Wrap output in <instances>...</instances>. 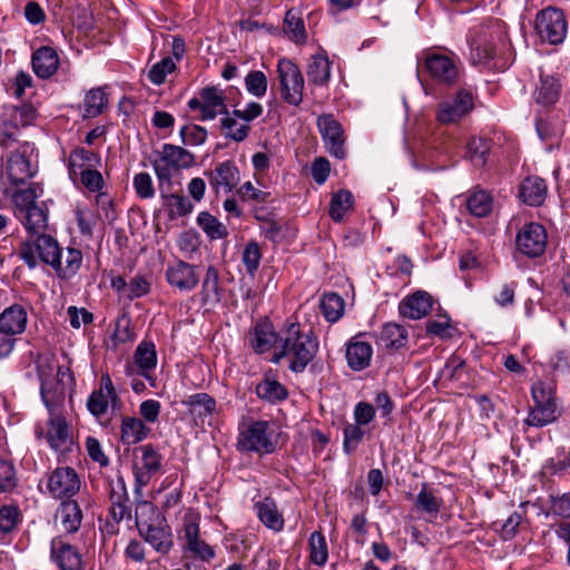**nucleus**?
I'll list each match as a JSON object with an SVG mask.
<instances>
[{"instance_id":"7","label":"nucleus","mask_w":570,"mask_h":570,"mask_svg":"<svg viewBox=\"0 0 570 570\" xmlns=\"http://www.w3.org/2000/svg\"><path fill=\"white\" fill-rule=\"evenodd\" d=\"M535 30L541 40L550 45L562 43L568 30V23L560 9L549 7L538 12Z\"/></svg>"},{"instance_id":"19","label":"nucleus","mask_w":570,"mask_h":570,"mask_svg":"<svg viewBox=\"0 0 570 570\" xmlns=\"http://www.w3.org/2000/svg\"><path fill=\"white\" fill-rule=\"evenodd\" d=\"M205 176L217 195L230 193L240 180L239 169L233 160L219 163L214 169L205 171Z\"/></svg>"},{"instance_id":"52","label":"nucleus","mask_w":570,"mask_h":570,"mask_svg":"<svg viewBox=\"0 0 570 570\" xmlns=\"http://www.w3.org/2000/svg\"><path fill=\"white\" fill-rule=\"evenodd\" d=\"M107 105L106 94L100 89H91L83 99L85 116L94 118L99 116Z\"/></svg>"},{"instance_id":"16","label":"nucleus","mask_w":570,"mask_h":570,"mask_svg":"<svg viewBox=\"0 0 570 570\" xmlns=\"http://www.w3.org/2000/svg\"><path fill=\"white\" fill-rule=\"evenodd\" d=\"M198 267L183 259L169 263L165 271L167 283L181 293L194 291L199 283Z\"/></svg>"},{"instance_id":"11","label":"nucleus","mask_w":570,"mask_h":570,"mask_svg":"<svg viewBox=\"0 0 570 570\" xmlns=\"http://www.w3.org/2000/svg\"><path fill=\"white\" fill-rule=\"evenodd\" d=\"M183 551L190 553L204 562H209L215 557L214 549L199 537V522L194 515H185L183 522Z\"/></svg>"},{"instance_id":"37","label":"nucleus","mask_w":570,"mask_h":570,"mask_svg":"<svg viewBox=\"0 0 570 570\" xmlns=\"http://www.w3.org/2000/svg\"><path fill=\"white\" fill-rule=\"evenodd\" d=\"M546 195L547 185L540 177H528L520 185V197L530 206L541 205L546 199Z\"/></svg>"},{"instance_id":"27","label":"nucleus","mask_w":570,"mask_h":570,"mask_svg":"<svg viewBox=\"0 0 570 570\" xmlns=\"http://www.w3.org/2000/svg\"><path fill=\"white\" fill-rule=\"evenodd\" d=\"M360 336L353 337L346 347V361L354 371L366 368L372 360L373 350L370 343L360 341Z\"/></svg>"},{"instance_id":"41","label":"nucleus","mask_w":570,"mask_h":570,"mask_svg":"<svg viewBox=\"0 0 570 570\" xmlns=\"http://www.w3.org/2000/svg\"><path fill=\"white\" fill-rule=\"evenodd\" d=\"M380 341L385 348L399 350L407 343V331L400 324L387 323L381 331Z\"/></svg>"},{"instance_id":"1","label":"nucleus","mask_w":570,"mask_h":570,"mask_svg":"<svg viewBox=\"0 0 570 570\" xmlns=\"http://www.w3.org/2000/svg\"><path fill=\"white\" fill-rule=\"evenodd\" d=\"M468 42L471 48L472 63H487L505 49V26L501 21H495L474 27L469 32Z\"/></svg>"},{"instance_id":"29","label":"nucleus","mask_w":570,"mask_h":570,"mask_svg":"<svg viewBox=\"0 0 570 570\" xmlns=\"http://www.w3.org/2000/svg\"><path fill=\"white\" fill-rule=\"evenodd\" d=\"M254 509L261 522L275 532H279L284 528V518L279 513L275 501L271 498H264L255 502Z\"/></svg>"},{"instance_id":"26","label":"nucleus","mask_w":570,"mask_h":570,"mask_svg":"<svg viewBox=\"0 0 570 570\" xmlns=\"http://www.w3.org/2000/svg\"><path fill=\"white\" fill-rule=\"evenodd\" d=\"M82 265V253L73 247L61 248L53 264L57 276L63 279L73 277Z\"/></svg>"},{"instance_id":"14","label":"nucleus","mask_w":570,"mask_h":570,"mask_svg":"<svg viewBox=\"0 0 570 570\" xmlns=\"http://www.w3.org/2000/svg\"><path fill=\"white\" fill-rule=\"evenodd\" d=\"M35 433L38 439H46L55 451H65L71 443L69 426L60 411L49 412L48 429L37 425Z\"/></svg>"},{"instance_id":"42","label":"nucleus","mask_w":570,"mask_h":570,"mask_svg":"<svg viewBox=\"0 0 570 570\" xmlns=\"http://www.w3.org/2000/svg\"><path fill=\"white\" fill-rule=\"evenodd\" d=\"M99 164V155L85 148H77L69 156L70 175H77L79 170L86 168H95Z\"/></svg>"},{"instance_id":"53","label":"nucleus","mask_w":570,"mask_h":570,"mask_svg":"<svg viewBox=\"0 0 570 570\" xmlns=\"http://www.w3.org/2000/svg\"><path fill=\"white\" fill-rule=\"evenodd\" d=\"M308 546L311 561L317 566L325 564L328 558L325 537L321 532L314 531L309 537Z\"/></svg>"},{"instance_id":"22","label":"nucleus","mask_w":570,"mask_h":570,"mask_svg":"<svg viewBox=\"0 0 570 570\" xmlns=\"http://www.w3.org/2000/svg\"><path fill=\"white\" fill-rule=\"evenodd\" d=\"M195 425H204L217 410L216 400L207 393H195L181 401Z\"/></svg>"},{"instance_id":"63","label":"nucleus","mask_w":570,"mask_h":570,"mask_svg":"<svg viewBox=\"0 0 570 570\" xmlns=\"http://www.w3.org/2000/svg\"><path fill=\"white\" fill-rule=\"evenodd\" d=\"M132 185L139 198L150 199L155 196L153 179L148 173L136 174L132 180Z\"/></svg>"},{"instance_id":"50","label":"nucleus","mask_w":570,"mask_h":570,"mask_svg":"<svg viewBox=\"0 0 570 570\" xmlns=\"http://www.w3.org/2000/svg\"><path fill=\"white\" fill-rule=\"evenodd\" d=\"M197 224L210 239H220L228 235L226 226L207 212L198 215Z\"/></svg>"},{"instance_id":"15","label":"nucleus","mask_w":570,"mask_h":570,"mask_svg":"<svg viewBox=\"0 0 570 570\" xmlns=\"http://www.w3.org/2000/svg\"><path fill=\"white\" fill-rule=\"evenodd\" d=\"M317 127L327 151L337 159H344L346 138L341 124L333 115L326 114L318 117Z\"/></svg>"},{"instance_id":"62","label":"nucleus","mask_w":570,"mask_h":570,"mask_svg":"<svg viewBox=\"0 0 570 570\" xmlns=\"http://www.w3.org/2000/svg\"><path fill=\"white\" fill-rule=\"evenodd\" d=\"M285 31L296 42H303L306 38L305 27L302 18L294 14L292 10L287 11L285 17Z\"/></svg>"},{"instance_id":"58","label":"nucleus","mask_w":570,"mask_h":570,"mask_svg":"<svg viewBox=\"0 0 570 570\" xmlns=\"http://www.w3.org/2000/svg\"><path fill=\"white\" fill-rule=\"evenodd\" d=\"M262 259V252L256 242H248L243 250L242 261L245 265L246 272L254 275L259 267Z\"/></svg>"},{"instance_id":"5","label":"nucleus","mask_w":570,"mask_h":570,"mask_svg":"<svg viewBox=\"0 0 570 570\" xmlns=\"http://www.w3.org/2000/svg\"><path fill=\"white\" fill-rule=\"evenodd\" d=\"M195 163L191 153L183 147L165 144L159 158L153 160L158 185H171L173 173L181 168H188Z\"/></svg>"},{"instance_id":"23","label":"nucleus","mask_w":570,"mask_h":570,"mask_svg":"<svg viewBox=\"0 0 570 570\" xmlns=\"http://www.w3.org/2000/svg\"><path fill=\"white\" fill-rule=\"evenodd\" d=\"M433 297L425 291H416L405 296L399 304V312L403 317L420 320L432 309Z\"/></svg>"},{"instance_id":"8","label":"nucleus","mask_w":570,"mask_h":570,"mask_svg":"<svg viewBox=\"0 0 570 570\" xmlns=\"http://www.w3.org/2000/svg\"><path fill=\"white\" fill-rule=\"evenodd\" d=\"M187 105L190 110L200 112L197 118L200 121L213 120L218 115L225 116L229 112L226 107L224 91L215 86L200 89L199 97L189 99Z\"/></svg>"},{"instance_id":"17","label":"nucleus","mask_w":570,"mask_h":570,"mask_svg":"<svg viewBox=\"0 0 570 570\" xmlns=\"http://www.w3.org/2000/svg\"><path fill=\"white\" fill-rule=\"evenodd\" d=\"M517 249L528 256L538 257L547 247V233L542 225L530 223L524 225L515 238Z\"/></svg>"},{"instance_id":"4","label":"nucleus","mask_w":570,"mask_h":570,"mask_svg":"<svg viewBox=\"0 0 570 570\" xmlns=\"http://www.w3.org/2000/svg\"><path fill=\"white\" fill-rule=\"evenodd\" d=\"M277 443L276 433L267 421H254L240 431L237 445L242 451L271 454Z\"/></svg>"},{"instance_id":"61","label":"nucleus","mask_w":570,"mask_h":570,"mask_svg":"<svg viewBox=\"0 0 570 570\" xmlns=\"http://www.w3.org/2000/svg\"><path fill=\"white\" fill-rule=\"evenodd\" d=\"M176 69V63L170 57H165L159 62L155 63L149 72L148 78L154 85H161L168 73H171Z\"/></svg>"},{"instance_id":"2","label":"nucleus","mask_w":570,"mask_h":570,"mask_svg":"<svg viewBox=\"0 0 570 570\" xmlns=\"http://www.w3.org/2000/svg\"><path fill=\"white\" fill-rule=\"evenodd\" d=\"M318 342L312 331L302 332L297 323L288 325L283 340L281 357L288 358V367L293 372H303L315 357Z\"/></svg>"},{"instance_id":"64","label":"nucleus","mask_w":570,"mask_h":570,"mask_svg":"<svg viewBox=\"0 0 570 570\" xmlns=\"http://www.w3.org/2000/svg\"><path fill=\"white\" fill-rule=\"evenodd\" d=\"M17 485V475L13 464L8 460H0V493L10 492Z\"/></svg>"},{"instance_id":"59","label":"nucleus","mask_w":570,"mask_h":570,"mask_svg":"<svg viewBox=\"0 0 570 570\" xmlns=\"http://www.w3.org/2000/svg\"><path fill=\"white\" fill-rule=\"evenodd\" d=\"M267 78L263 71L254 70L245 77L247 91L255 97H263L267 91Z\"/></svg>"},{"instance_id":"34","label":"nucleus","mask_w":570,"mask_h":570,"mask_svg":"<svg viewBox=\"0 0 570 570\" xmlns=\"http://www.w3.org/2000/svg\"><path fill=\"white\" fill-rule=\"evenodd\" d=\"M559 415L557 402H533L525 423L530 426L542 428L553 423Z\"/></svg>"},{"instance_id":"49","label":"nucleus","mask_w":570,"mask_h":570,"mask_svg":"<svg viewBox=\"0 0 570 570\" xmlns=\"http://www.w3.org/2000/svg\"><path fill=\"white\" fill-rule=\"evenodd\" d=\"M442 503V499L438 498L432 490H429L426 484H423L416 495L414 505L416 509L435 518L440 512Z\"/></svg>"},{"instance_id":"45","label":"nucleus","mask_w":570,"mask_h":570,"mask_svg":"<svg viewBox=\"0 0 570 570\" xmlns=\"http://www.w3.org/2000/svg\"><path fill=\"white\" fill-rule=\"evenodd\" d=\"M491 142L483 137H472L466 144V156L475 167H483L490 151Z\"/></svg>"},{"instance_id":"33","label":"nucleus","mask_w":570,"mask_h":570,"mask_svg":"<svg viewBox=\"0 0 570 570\" xmlns=\"http://www.w3.org/2000/svg\"><path fill=\"white\" fill-rule=\"evenodd\" d=\"M27 313L20 305H12L0 314V330L16 336L26 330Z\"/></svg>"},{"instance_id":"30","label":"nucleus","mask_w":570,"mask_h":570,"mask_svg":"<svg viewBox=\"0 0 570 570\" xmlns=\"http://www.w3.org/2000/svg\"><path fill=\"white\" fill-rule=\"evenodd\" d=\"M134 360L138 366V373L150 382L154 386V377L149 374L157 365V352L153 342L142 341L138 344Z\"/></svg>"},{"instance_id":"35","label":"nucleus","mask_w":570,"mask_h":570,"mask_svg":"<svg viewBox=\"0 0 570 570\" xmlns=\"http://www.w3.org/2000/svg\"><path fill=\"white\" fill-rule=\"evenodd\" d=\"M56 518L60 521L62 530L67 533L76 532L82 521V512L75 500H65L61 502Z\"/></svg>"},{"instance_id":"10","label":"nucleus","mask_w":570,"mask_h":570,"mask_svg":"<svg viewBox=\"0 0 570 570\" xmlns=\"http://www.w3.org/2000/svg\"><path fill=\"white\" fill-rule=\"evenodd\" d=\"M79 489V475L70 466H59L48 475L47 492L55 499L70 500Z\"/></svg>"},{"instance_id":"46","label":"nucleus","mask_w":570,"mask_h":570,"mask_svg":"<svg viewBox=\"0 0 570 570\" xmlns=\"http://www.w3.org/2000/svg\"><path fill=\"white\" fill-rule=\"evenodd\" d=\"M220 128L224 136L233 141L240 142L248 137L250 126L248 124H239L230 112L220 118Z\"/></svg>"},{"instance_id":"47","label":"nucleus","mask_w":570,"mask_h":570,"mask_svg":"<svg viewBox=\"0 0 570 570\" xmlns=\"http://www.w3.org/2000/svg\"><path fill=\"white\" fill-rule=\"evenodd\" d=\"M256 394L258 397L266 400L271 403H276L287 399V390L284 385L275 380L264 379L256 386Z\"/></svg>"},{"instance_id":"51","label":"nucleus","mask_w":570,"mask_h":570,"mask_svg":"<svg viewBox=\"0 0 570 570\" xmlns=\"http://www.w3.org/2000/svg\"><path fill=\"white\" fill-rule=\"evenodd\" d=\"M525 503H522L520 505V510L514 511L512 514H510L507 520L501 525L500 530V537L508 541L513 539L519 529H522L525 525V510H524Z\"/></svg>"},{"instance_id":"57","label":"nucleus","mask_w":570,"mask_h":570,"mask_svg":"<svg viewBox=\"0 0 570 570\" xmlns=\"http://www.w3.org/2000/svg\"><path fill=\"white\" fill-rule=\"evenodd\" d=\"M531 397L533 402H557L554 384L551 381L538 380L531 386Z\"/></svg>"},{"instance_id":"28","label":"nucleus","mask_w":570,"mask_h":570,"mask_svg":"<svg viewBox=\"0 0 570 570\" xmlns=\"http://www.w3.org/2000/svg\"><path fill=\"white\" fill-rule=\"evenodd\" d=\"M164 206L170 219L190 214L194 209L191 202L181 194L170 193L171 185H158Z\"/></svg>"},{"instance_id":"39","label":"nucleus","mask_w":570,"mask_h":570,"mask_svg":"<svg viewBox=\"0 0 570 570\" xmlns=\"http://www.w3.org/2000/svg\"><path fill=\"white\" fill-rule=\"evenodd\" d=\"M218 271L208 266L202 284V299L204 304L216 305L222 301Z\"/></svg>"},{"instance_id":"44","label":"nucleus","mask_w":570,"mask_h":570,"mask_svg":"<svg viewBox=\"0 0 570 570\" xmlns=\"http://www.w3.org/2000/svg\"><path fill=\"white\" fill-rule=\"evenodd\" d=\"M493 207V199L485 190L473 191L466 198V208L475 217H487Z\"/></svg>"},{"instance_id":"3","label":"nucleus","mask_w":570,"mask_h":570,"mask_svg":"<svg viewBox=\"0 0 570 570\" xmlns=\"http://www.w3.org/2000/svg\"><path fill=\"white\" fill-rule=\"evenodd\" d=\"M60 250L57 239L45 233L27 237L20 246L19 256L30 269L36 268L39 262L53 267Z\"/></svg>"},{"instance_id":"31","label":"nucleus","mask_w":570,"mask_h":570,"mask_svg":"<svg viewBox=\"0 0 570 570\" xmlns=\"http://www.w3.org/2000/svg\"><path fill=\"white\" fill-rule=\"evenodd\" d=\"M40 395L48 412L59 411L66 399L63 382H60L59 379L42 382L40 385Z\"/></svg>"},{"instance_id":"38","label":"nucleus","mask_w":570,"mask_h":570,"mask_svg":"<svg viewBox=\"0 0 570 570\" xmlns=\"http://www.w3.org/2000/svg\"><path fill=\"white\" fill-rule=\"evenodd\" d=\"M309 82L324 86L331 78V62L326 55L316 53L311 57L306 70Z\"/></svg>"},{"instance_id":"32","label":"nucleus","mask_w":570,"mask_h":570,"mask_svg":"<svg viewBox=\"0 0 570 570\" xmlns=\"http://www.w3.org/2000/svg\"><path fill=\"white\" fill-rule=\"evenodd\" d=\"M19 219L22 222L29 236L33 237L45 234L48 226L47 212L39 206H29L18 213Z\"/></svg>"},{"instance_id":"48","label":"nucleus","mask_w":570,"mask_h":570,"mask_svg":"<svg viewBox=\"0 0 570 570\" xmlns=\"http://www.w3.org/2000/svg\"><path fill=\"white\" fill-rule=\"evenodd\" d=\"M344 306V299L336 293L324 294L321 301V311L324 317L331 323H334L342 317Z\"/></svg>"},{"instance_id":"24","label":"nucleus","mask_w":570,"mask_h":570,"mask_svg":"<svg viewBox=\"0 0 570 570\" xmlns=\"http://www.w3.org/2000/svg\"><path fill=\"white\" fill-rule=\"evenodd\" d=\"M117 401L114 383L108 374L100 379L99 390H95L87 400L88 411L96 417L104 415L108 410V400Z\"/></svg>"},{"instance_id":"13","label":"nucleus","mask_w":570,"mask_h":570,"mask_svg":"<svg viewBox=\"0 0 570 570\" xmlns=\"http://www.w3.org/2000/svg\"><path fill=\"white\" fill-rule=\"evenodd\" d=\"M136 524L139 534L148 542L157 552L167 554L173 548V532L165 519L159 515L150 522H141L136 518Z\"/></svg>"},{"instance_id":"60","label":"nucleus","mask_w":570,"mask_h":570,"mask_svg":"<svg viewBox=\"0 0 570 570\" xmlns=\"http://www.w3.org/2000/svg\"><path fill=\"white\" fill-rule=\"evenodd\" d=\"M181 141L189 146L203 145L207 139V130L198 125H185L180 128Z\"/></svg>"},{"instance_id":"12","label":"nucleus","mask_w":570,"mask_h":570,"mask_svg":"<svg viewBox=\"0 0 570 570\" xmlns=\"http://www.w3.org/2000/svg\"><path fill=\"white\" fill-rule=\"evenodd\" d=\"M423 67L433 81L443 86H452L459 79L458 62L445 55L426 53L423 59Z\"/></svg>"},{"instance_id":"21","label":"nucleus","mask_w":570,"mask_h":570,"mask_svg":"<svg viewBox=\"0 0 570 570\" xmlns=\"http://www.w3.org/2000/svg\"><path fill=\"white\" fill-rule=\"evenodd\" d=\"M50 558L59 570H83L79 550L59 537L51 540Z\"/></svg>"},{"instance_id":"25","label":"nucleus","mask_w":570,"mask_h":570,"mask_svg":"<svg viewBox=\"0 0 570 570\" xmlns=\"http://www.w3.org/2000/svg\"><path fill=\"white\" fill-rule=\"evenodd\" d=\"M58 52L49 46L38 48L31 58V65L35 73L42 79L50 78L59 67Z\"/></svg>"},{"instance_id":"43","label":"nucleus","mask_w":570,"mask_h":570,"mask_svg":"<svg viewBox=\"0 0 570 570\" xmlns=\"http://www.w3.org/2000/svg\"><path fill=\"white\" fill-rule=\"evenodd\" d=\"M560 94V83L558 79L551 76H540V86L537 89L535 100L543 106L554 104Z\"/></svg>"},{"instance_id":"6","label":"nucleus","mask_w":570,"mask_h":570,"mask_svg":"<svg viewBox=\"0 0 570 570\" xmlns=\"http://www.w3.org/2000/svg\"><path fill=\"white\" fill-rule=\"evenodd\" d=\"M282 98L292 106L303 101L304 78L299 68L289 59L282 58L277 63Z\"/></svg>"},{"instance_id":"40","label":"nucleus","mask_w":570,"mask_h":570,"mask_svg":"<svg viewBox=\"0 0 570 570\" xmlns=\"http://www.w3.org/2000/svg\"><path fill=\"white\" fill-rule=\"evenodd\" d=\"M276 337L272 324L267 322L258 323L250 334V345L255 352L265 353L276 343Z\"/></svg>"},{"instance_id":"55","label":"nucleus","mask_w":570,"mask_h":570,"mask_svg":"<svg viewBox=\"0 0 570 570\" xmlns=\"http://www.w3.org/2000/svg\"><path fill=\"white\" fill-rule=\"evenodd\" d=\"M111 340L116 346L119 344L132 342L135 340V333L131 327V320L127 314H121L118 316Z\"/></svg>"},{"instance_id":"9","label":"nucleus","mask_w":570,"mask_h":570,"mask_svg":"<svg viewBox=\"0 0 570 570\" xmlns=\"http://www.w3.org/2000/svg\"><path fill=\"white\" fill-rule=\"evenodd\" d=\"M33 153V144L23 141L8 157L6 170L13 185L23 184L35 176L37 168L31 163Z\"/></svg>"},{"instance_id":"20","label":"nucleus","mask_w":570,"mask_h":570,"mask_svg":"<svg viewBox=\"0 0 570 570\" xmlns=\"http://www.w3.org/2000/svg\"><path fill=\"white\" fill-rule=\"evenodd\" d=\"M473 109V97L465 89H460L451 100L441 102L436 110V119L441 124L456 122Z\"/></svg>"},{"instance_id":"18","label":"nucleus","mask_w":570,"mask_h":570,"mask_svg":"<svg viewBox=\"0 0 570 570\" xmlns=\"http://www.w3.org/2000/svg\"><path fill=\"white\" fill-rule=\"evenodd\" d=\"M136 451L141 453L140 463H135L132 466L135 487L138 491L146 487L151 478L161 469L163 456L151 444L141 445Z\"/></svg>"},{"instance_id":"54","label":"nucleus","mask_w":570,"mask_h":570,"mask_svg":"<svg viewBox=\"0 0 570 570\" xmlns=\"http://www.w3.org/2000/svg\"><path fill=\"white\" fill-rule=\"evenodd\" d=\"M353 205V195L348 190H340L331 200L330 216L335 222H341L346 212Z\"/></svg>"},{"instance_id":"56","label":"nucleus","mask_w":570,"mask_h":570,"mask_svg":"<svg viewBox=\"0 0 570 570\" xmlns=\"http://www.w3.org/2000/svg\"><path fill=\"white\" fill-rule=\"evenodd\" d=\"M365 435L362 425L357 423H347L343 430V451L346 454L353 453Z\"/></svg>"},{"instance_id":"36","label":"nucleus","mask_w":570,"mask_h":570,"mask_svg":"<svg viewBox=\"0 0 570 570\" xmlns=\"http://www.w3.org/2000/svg\"><path fill=\"white\" fill-rule=\"evenodd\" d=\"M150 433L142 420L135 416H125L121 421L120 434L124 444L134 445L144 441Z\"/></svg>"}]
</instances>
